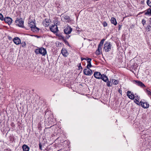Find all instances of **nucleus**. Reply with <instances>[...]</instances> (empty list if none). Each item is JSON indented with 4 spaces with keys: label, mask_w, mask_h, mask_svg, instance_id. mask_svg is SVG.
Here are the masks:
<instances>
[{
    "label": "nucleus",
    "mask_w": 151,
    "mask_h": 151,
    "mask_svg": "<svg viewBox=\"0 0 151 151\" xmlns=\"http://www.w3.org/2000/svg\"><path fill=\"white\" fill-rule=\"evenodd\" d=\"M139 100H138L137 99H135L134 100V102L137 104H138V103H139Z\"/></svg>",
    "instance_id": "7c9ffc66"
},
{
    "label": "nucleus",
    "mask_w": 151,
    "mask_h": 151,
    "mask_svg": "<svg viewBox=\"0 0 151 151\" xmlns=\"http://www.w3.org/2000/svg\"><path fill=\"white\" fill-rule=\"evenodd\" d=\"M147 29L148 31H150L151 30V26L150 25L147 26Z\"/></svg>",
    "instance_id": "c756f323"
},
{
    "label": "nucleus",
    "mask_w": 151,
    "mask_h": 151,
    "mask_svg": "<svg viewBox=\"0 0 151 151\" xmlns=\"http://www.w3.org/2000/svg\"><path fill=\"white\" fill-rule=\"evenodd\" d=\"M150 23L151 24V19H150Z\"/></svg>",
    "instance_id": "58836bf2"
},
{
    "label": "nucleus",
    "mask_w": 151,
    "mask_h": 151,
    "mask_svg": "<svg viewBox=\"0 0 151 151\" xmlns=\"http://www.w3.org/2000/svg\"><path fill=\"white\" fill-rule=\"evenodd\" d=\"M111 45L110 42H106L105 43L104 45V50L106 52H108L111 50Z\"/></svg>",
    "instance_id": "20e7f679"
},
{
    "label": "nucleus",
    "mask_w": 151,
    "mask_h": 151,
    "mask_svg": "<svg viewBox=\"0 0 151 151\" xmlns=\"http://www.w3.org/2000/svg\"><path fill=\"white\" fill-rule=\"evenodd\" d=\"M101 78L100 79H101L105 82H107L108 80V78L104 74L102 75L101 76Z\"/></svg>",
    "instance_id": "f3484780"
},
{
    "label": "nucleus",
    "mask_w": 151,
    "mask_h": 151,
    "mask_svg": "<svg viewBox=\"0 0 151 151\" xmlns=\"http://www.w3.org/2000/svg\"><path fill=\"white\" fill-rule=\"evenodd\" d=\"M142 24H143V25H144V24L146 23V21H145V20L144 19H143L142 20Z\"/></svg>",
    "instance_id": "2f4dec72"
},
{
    "label": "nucleus",
    "mask_w": 151,
    "mask_h": 151,
    "mask_svg": "<svg viewBox=\"0 0 151 151\" xmlns=\"http://www.w3.org/2000/svg\"><path fill=\"white\" fill-rule=\"evenodd\" d=\"M22 148L23 151H29V147L26 145H24L22 146Z\"/></svg>",
    "instance_id": "6ab92c4d"
},
{
    "label": "nucleus",
    "mask_w": 151,
    "mask_h": 151,
    "mask_svg": "<svg viewBox=\"0 0 151 151\" xmlns=\"http://www.w3.org/2000/svg\"><path fill=\"white\" fill-rule=\"evenodd\" d=\"M66 43H67V44L68 45V46H70L69 44V43L68 42H66Z\"/></svg>",
    "instance_id": "4c0bfd02"
},
{
    "label": "nucleus",
    "mask_w": 151,
    "mask_h": 151,
    "mask_svg": "<svg viewBox=\"0 0 151 151\" xmlns=\"http://www.w3.org/2000/svg\"><path fill=\"white\" fill-rule=\"evenodd\" d=\"M39 146L40 149V150H42V145H41V143H40L39 144Z\"/></svg>",
    "instance_id": "f704fd0d"
},
{
    "label": "nucleus",
    "mask_w": 151,
    "mask_h": 151,
    "mask_svg": "<svg viewBox=\"0 0 151 151\" xmlns=\"http://www.w3.org/2000/svg\"><path fill=\"white\" fill-rule=\"evenodd\" d=\"M78 67L79 69H82V66H81V63H80L78 65Z\"/></svg>",
    "instance_id": "473e14b6"
},
{
    "label": "nucleus",
    "mask_w": 151,
    "mask_h": 151,
    "mask_svg": "<svg viewBox=\"0 0 151 151\" xmlns=\"http://www.w3.org/2000/svg\"><path fill=\"white\" fill-rule=\"evenodd\" d=\"M28 26L31 28V30L34 32H37L39 29L37 27L35 22L33 21H30L28 23Z\"/></svg>",
    "instance_id": "f03ea898"
},
{
    "label": "nucleus",
    "mask_w": 151,
    "mask_h": 151,
    "mask_svg": "<svg viewBox=\"0 0 151 151\" xmlns=\"http://www.w3.org/2000/svg\"><path fill=\"white\" fill-rule=\"evenodd\" d=\"M111 80L110 81H109V80L107 81L106 83V85L107 86L109 87H111L112 86V84L111 83Z\"/></svg>",
    "instance_id": "5701e85b"
},
{
    "label": "nucleus",
    "mask_w": 151,
    "mask_h": 151,
    "mask_svg": "<svg viewBox=\"0 0 151 151\" xmlns=\"http://www.w3.org/2000/svg\"><path fill=\"white\" fill-rule=\"evenodd\" d=\"M135 98V99H137L138 100H139V97L137 95L136 96V94H135V95H134V98Z\"/></svg>",
    "instance_id": "72a5a7b5"
},
{
    "label": "nucleus",
    "mask_w": 151,
    "mask_h": 151,
    "mask_svg": "<svg viewBox=\"0 0 151 151\" xmlns=\"http://www.w3.org/2000/svg\"><path fill=\"white\" fill-rule=\"evenodd\" d=\"M22 46L23 47H25L26 43L25 42H22L21 43Z\"/></svg>",
    "instance_id": "bb28decb"
},
{
    "label": "nucleus",
    "mask_w": 151,
    "mask_h": 151,
    "mask_svg": "<svg viewBox=\"0 0 151 151\" xmlns=\"http://www.w3.org/2000/svg\"><path fill=\"white\" fill-rule=\"evenodd\" d=\"M145 14L150 15H151V9H148L145 13Z\"/></svg>",
    "instance_id": "b1692460"
},
{
    "label": "nucleus",
    "mask_w": 151,
    "mask_h": 151,
    "mask_svg": "<svg viewBox=\"0 0 151 151\" xmlns=\"http://www.w3.org/2000/svg\"><path fill=\"white\" fill-rule=\"evenodd\" d=\"M118 91H119V92L121 94H122V91L120 89H119V90H118Z\"/></svg>",
    "instance_id": "c9c22d12"
},
{
    "label": "nucleus",
    "mask_w": 151,
    "mask_h": 151,
    "mask_svg": "<svg viewBox=\"0 0 151 151\" xmlns=\"http://www.w3.org/2000/svg\"><path fill=\"white\" fill-rule=\"evenodd\" d=\"M72 30V29L70 27L67 26L64 29V32L65 34H69L71 33Z\"/></svg>",
    "instance_id": "9d476101"
},
{
    "label": "nucleus",
    "mask_w": 151,
    "mask_h": 151,
    "mask_svg": "<svg viewBox=\"0 0 151 151\" xmlns=\"http://www.w3.org/2000/svg\"><path fill=\"white\" fill-rule=\"evenodd\" d=\"M104 41L105 40L104 39H103L101 40L99 45L98 49L96 51V54L99 55L100 54V52H101L102 48V47Z\"/></svg>",
    "instance_id": "7ed1b4c3"
},
{
    "label": "nucleus",
    "mask_w": 151,
    "mask_h": 151,
    "mask_svg": "<svg viewBox=\"0 0 151 151\" xmlns=\"http://www.w3.org/2000/svg\"><path fill=\"white\" fill-rule=\"evenodd\" d=\"M61 52L62 55L65 57L67 56L68 54L67 50L64 48L62 49Z\"/></svg>",
    "instance_id": "dca6fc26"
},
{
    "label": "nucleus",
    "mask_w": 151,
    "mask_h": 151,
    "mask_svg": "<svg viewBox=\"0 0 151 151\" xmlns=\"http://www.w3.org/2000/svg\"><path fill=\"white\" fill-rule=\"evenodd\" d=\"M111 23L114 25H116L117 24V22L116 19L114 17H112L111 18Z\"/></svg>",
    "instance_id": "412c9836"
},
{
    "label": "nucleus",
    "mask_w": 151,
    "mask_h": 151,
    "mask_svg": "<svg viewBox=\"0 0 151 151\" xmlns=\"http://www.w3.org/2000/svg\"><path fill=\"white\" fill-rule=\"evenodd\" d=\"M140 103L142 106L145 108H147L149 106V104L147 102L141 101Z\"/></svg>",
    "instance_id": "f8f14e48"
},
{
    "label": "nucleus",
    "mask_w": 151,
    "mask_h": 151,
    "mask_svg": "<svg viewBox=\"0 0 151 151\" xmlns=\"http://www.w3.org/2000/svg\"><path fill=\"white\" fill-rule=\"evenodd\" d=\"M81 61H83V60H86V59L85 58H81Z\"/></svg>",
    "instance_id": "e433bc0d"
},
{
    "label": "nucleus",
    "mask_w": 151,
    "mask_h": 151,
    "mask_svg": "<svg viewBox=\"0 0 151 151\" xmlns=\"http://www.w3.org/2000/svg\"><path fill=\"white\" fill-rule=\"evenodd\" d=\"M83 73L85 75L90 76L93 73L92 70L89 68H85L83 70Z\"/></svg>",
    "instance_id": "0eeeda50"
},
{
    "label": "nucleus",
    "mask_w": 151,
    "mask_h": 151,
    "mask_svg": "<svg viewBox=\"0 0 151 151\" xmlns=\"http://www.w3.org/2000/svg\"><path fill=\"white\" fill-rule=\"evenodd\" d=\"M102 24L104 27H106L107 26V24L106 22H103Z\"/></svg>",
    "instance_id": "c85d7f7f"
},
{
    "label": "nucleus",
    "mask_w": 151,
    "mask_h": 151,
    "mask_svg": "<svg viewBox=\"0 0 151 151\" xmlns=\"http://www.w3.org/2000/svg\"><path fill=\"white\" fill-rule=\"evenodd\" d=\"M111 80L112 81V83L114 85H116L119 83V81L118 80H116L114 79H112Z\"/></svg>",
    "instance_id": "4be33fe9"
},
{
    "label": "nucleus",
    "mask_w": 151,
    "mask_h": 151,
    "mask_svg": "<svg viewBox=\"0 0 151 151\" xmlns=\"http://www.w3.org/2000/svg\"><path fill=\"white\" fill-rule=\"evenodd\" d=\"M15 22L16 25L19 27H24V22L21 19H17Z\"/></svg>",
    "instance_id": "39448f33"
},
{
    "label": "nucleus",
    "mask_w": 151,
    "mask_h": 151,
    "mask_svg": "<svg viewBox=\"0 0 151 151\" xmlns=\"http://www.w3.org/2000/svg\"><path fill=\"white\" fill-rule=\"evenodd\" d=\"M94 76L97 79H100L101 78V76L102 75L99 72H96L94 73Z\"/></svg>",
    "instance_id": "4468645a"
},
{
    "label": "nucleus",
    "mask_w": 151,
    "mask_h": 151,
    "mask_svg": "<svg viewBox=\"0 0 151 151\" xmlns=\"http://www.w3.org/2000/svg\"><path fill=\"white\" fill-rule=\"evenodd\" d=\"M4 20L9 25H10L11 24L12 21V19L9 17H7L4 18Z\"/></svg>",
    "instance_id": "9b49d317"
},
{
    "label": "nucleus",
    "mask_w": 151,
    "mask_h": 151,
    "mask_svg": "<svg viewBox=\"0 0 151 151\" xmlns=\"http://www.w3.org/2000/svg\"><path fill=\"white\" fill-rule=\"evenodd\" d=\"M128 97L131 99H134V95L131 91H129L127 92Z\"/></svg>",
    "instance_id": "1a4fd4ad"
},
{
    "label": "nucleus",
    "mask_w": 151,
    "mask_h": 151,
    "mask_svg": "<svg viewBox=\"0 0 151 151\" xmlns=\"http://www.w3.org/2000/svg\"><path fill=\"white\" fill-rule=\"evenodd\" d=\"M62 18H63L67 22H69L70 21V17L68 16L64 15L62 17Z\"/></svg>",
    "instance_id": "aec40b11"
},
{
    "label": "nucleus",
    "mask_w": 151,
    "mask_h": 151,
    "mask_svg": "<svg viewBox=\"0 0 151 151\" xmlns=\"http://www.w3.org/2000/svg\"><path fill=\"white\" fill-rule=\"evenodd\" d=\"M146 92L149 96H151V92L148 89H146Z\"/></svg>",
    "instance_id": "393cba45"
},
{
    "label": "nucleus",
    "mask_w": 151,
    "mask_h": 151,
    "mask_svg": "<svg viewBox=\"0 0 151 151\" xmlns=\"http://www.w3.org/2000/svg\"><path fill=\"white\" fill-rule=\"evenodd\" d=\"M134 82H135V83L136 84V85L140 87L141 88H144L145 87V85L140 81H139L137 80H135L134 81Z\"/></svg>",
    "instance_id": "6e6552de"
},
{
    "label": "nucleus",
    "mask_w": 151,
    "mask_h": 151,
    "mask_svg": "<svg viewBox=\"0 0 151 151\" xmlns=\"http://www.w3.org/2000/svg\"><path fill=\"white\" fill-rule=\"evenodd\" d=\"M87 60L88 64L87 66V68H89L92 67V65L91 64V59L90 58H88L87 59Z\"/></svg>",
    "instance_id": "a211bd4d"
},
{
    "label": "nucleus",
    "mask_w": 151,
    "mask_h": 151,
    "mask_svg": "<svg viewBox=\"0 0 151 151\" xmlns=\"http://www.w3.org/2000/svg\"><path fill=\"white\" fill-rule=\"evenodd\" d=\"M35 52L36 54H40L42 56H45L47 53L46 50L43 47L36 49L35 50Z\"/></svg>",
    "instance_id": "f257e3e1"
},
{
    "label": "nucleus",
    "mask_w": 151,
    "mask_h": 151,
    "mask_svg": "<svg viewBox=\"0 0 151 151\" xmlns=\"http://www.w3.org/2000/svg\"><path fill=\"white\" fill-rule=\"evenodd\" d=\"M4 19V18L3 16L0 13V19L1 20V21H3Z\"/></svg>",
    "instance_id": "cd10ccee"
},
{
    "label": "nucleus",
    "mask_w": 151,
    "mask_h": 151,
    "mask_svg": "<svg viewBox=\"0 0 151 151\" xmlns=\"http://www.w3.org/2000/svg\"><path fill=\"white\" fill-rule=\"evenodd\" d=\"M50 29L51 31L53 33H56L58 30L57 25L55 24L52 25L50 27Z\"/></svg>",
    "instance_id": "423d86ee"
},
{
    "label": "nucleus",
    "mask_w": 151,
    "mask_h": 151,
    "mask_svg": "<svg viewBox=\"0 0 151 151\" xmlns=\"http://www.w3.org/2000/svg\"><path fill=\"white\" fill-rule=\"evenodd\" d=\"M14 43L16 45H19L21 43V40L18 37L14 38L13 40Z\"/></svg>",
    "instance_id": "2eb2a0df"
},
{
    "label": "nucleus",
    "mask_w": 151,
    "mask_h": 151,
    "mask_svg": "<svg viewBox=\"0 0 151 151\" xmlns=\"http://www.w3.org/2000/svg\"><path fill=\"white\" fill-rule=\"evenodd\" d=\"M50 19H46L43 21V24L44 26L47 27L50 25Z\"/></svg>",
    "instance_id": "ddd939ff"
},
{
    "label": "nucleus",
    "mask_w": 151,
    "mask_h": 151,
    "mask_svg": "<svg viewBox=\"0 0 151 151\" xmlns=\"http://www.w3.org/2000/svg\"><path fill=\"white\" fill-rule=\"evenodd\" d=\"M147 3L149 6L151 7V0H147Z\"/></svg>",
    "instance_id": "a878e982"
}]
</instances>
